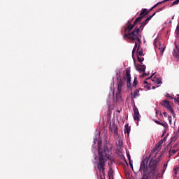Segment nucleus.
<instances>
[{"mask_svg": "<svg viewBox=\"0 0 179 179\" xmlns=\"http://www.w3.org/2000/svg\"><path fill=\"white\" fill-rule=\"evenodd\" d=\"M111 150H113V145H111V143H110L108 141H106V144L103 146V150L100 148V146L98 148L99 162L97 168L99 169V171H102L103 174H104L106 161L111 160V156H110Z\"/></svg>", "mask_w": 179, "mask_h": 179, "instance_id": "f257e3e1", "label": "nucleus"}, {"mask_svg": "<svg viewBox=\"0 0 179 179\" xmlns=\"http://www.w3.org/2000/svg\"><path fill=\"white\" fill-rule=\"evenodd\" d=\"M139 22H134V24H129L127 27L124 29V34L123 35L124 40H131L134 43L138 41L141 44V38H142V32L139 30V27H136Z\"/></svg>", "mask_w": 179, "mask_h": 179, "instance_id": "f03ea898", "label": "nucleus"}, {"mask_svg": "<svg viewBox=\"0 0 179 179\" xmlns=\"http://www.w3.org/2000/svg\"><path fill=\"white\" fill-rule=\"evenodd\" d=\"M148 159H144L141 162L139 171H143V179H148V176L146 177V176H149L150 174L155 176V173H156V167H157L159 161L152 158L150 159L149 166H148ZM145 177L146 178H145Z\"/></svg>", "mask_w": 179, "mask_h": 179, "instance_id": "7ed1b4c3", "label": "nucleus"}, {"mask_svg": "<svg viewBox=\"0 0 179 179\" xmlns=\"http://www.w3.org/2000/svg\"><path fill=\"white\" fill-rule=\"evenodd\" d=\"M166 137L164 138V139L161 140L157 145H155L149 157H150V156H152V155H153L154 153H155V155H157V153H159V150L162 149V145L163 144V142H166Z\"/></svg>", "mask_w": 179, "mask_h": 179, "instance_id": "20e7f679", "label": "nucleus"}, {"mask_svg": "<svg viewBox=\"0 0 179 179\" xmlns=\"http://www.w3.org/2000/svg\"><path fill=\"white\" fill-rule=\"evenodd\" d=\"M122 87H124V80L120 79L117 81V92L116 93V98L121 99V93H122Z\"/></svg>", "mask_w": 179, "mask_h": 179, "instance_id": "39448f33", "label": "nucleus"}, {"mask_svg": "<svg viewBox=\"0 0 179 179\" xmlns=\"http://www.w3.org/2000/svg\"><path fill=\"white\" fill-rule=\"evenodd\" d=\"M146 15H149V11L146 8H143L140 16L135 20V23H141Z\"/></svg>", "mask_w": 179, "mask_h": 179, "instance_id": "423d86ee", "label": "nucleus"}, {"mask_svg": "<svg viewBox=\"0 0 179 179\" xmlns=\"http://www.w3.org/2000/svg\"><path fill=\"white\" fill-rule=\"evenodd\" d=\"M161 106H163L165 108H167L173 115H174V110L171 108V105H170V101L167 100H163L161 103Z\"/></svg>", "mask_w": 179, "mask_h": 179, "instance_id": "0eeeda50", "label": "nucleus"}, {"mask_svg": "<svg viewBox=\"0 0 179 179\" xmlns=\"http://www.w3.org/2000/svg\"><path fill=\"white\" fill-rule=\"evenodd\" d=\"M124 79H127V89H131L132 86V83H131V71H126V77H124Z\"/></svg>", "mask_w": 179, "mask_h": 179, "instance_id": "6e6552de", "label": "nucleus"}, {"mask_svg": "<svg viewBox=\"0 0 179 179\" xmlns=\"http://www.w3.org/2000/svg\"><path fill=\"white\" fill-rule=\"evenodd\" d=\"M133 111H134V120L135 121L139 122V118H141V115L139 114V110H138V108H136V106L135 105V103H134L133 106Z\"/></svg>", "mask_w": 179, "mask_h": 179, "instance_id": "1a4fd4ad", "label": "nucleus"}, {"mask_svg": "<svg viewBox=\"0 0 179 179\" xmlns=\"http://www.w3.org/2000/svg\"><path fill=\"white\" fill-rule=\"evenodd\" d=\"M151 19H152V17H148L145 20H144L141 23L140 27H138V29L141 33H142V30H143V29L145 28V26L149 23V22L150 21Z\"/></svg>", "mask_w": 179, "mask_h": 179, "instance_id": "9d476101", "label": "nucleus"}, {"mask_svg": "<svg viewBox=\"0 0 179 179\" xmlns=\"http://www.w3.org/2000/svg\"><path fill=\"white\" fill-rule=\"evenodd\" d=\"M135 67L138 72H145L146 71V66L141 64H135Z\"/></svg>", "mask_w": 179, "mask_h": 179, "instance_id": "9b49d317", "label": "nucleus"}, {"mask_svg": "<svg viewBox=\"0 0 179 179\" xmlns=\"http://www.w3.org/2000/svg\"><path fill=\"white\" fill-rule=\"evenodd\" d=\"M130 132H131V127H129V124H126L124 125V134H127V135H129Z\"/></svg>", "mask_w": 179, "mask_h": 179, "instance_id": "f8f14e48", "label": "nucleus"}, {"mask_svg": "<svg viewBox=\"0 0 179 179\" xmlns=\"http://www.w3.org/2000/svg\"><path fill=\"white\" fill-rule=\"evenodd\" d=\"M133 43H135V45H134L133 50L136 51V49L138 48V45H139V48H141V44H142V38H141V43H139V42L138 41H134V42H133Z\"/></svg>", "mask_w": 179, "mask_h": 179, "instance_id": "ddd939ff", "label": "nucleus"}, {"mask_svg": "<svg viewBox=\"0 0 179 179\" xmlns=\"http://www.w3.org/2000/svg\"><path fill=\"white\" fill-rule=\"evenodd\" d=\"M141 49V48H139V45L138 46V48H137V51H136V52H137V55L138 56V57H143V50L141 49V50H140Z\"/></svg>", "mask_w": 179, "mask_h": 179, "instance_id": "4468645a", "label": "nucleus"}, {"mask_svg": "<svg viewBox=\"0 0 179 179\" xmlns=\"http://www.w3.org/2000/svg\"><path fill=\"white\" fill-rule=\"evenodd\" d=\"M131 97L132 99H136V97H139V91L138 90L134 91L133 96Z\"/></svg>", "mask_w": 179, "mask_h": 179, "instance_id": "2eb2a0df", "label": "nucleus"}, {"mask_svg": "<svg viewBox=\"0 0 179 179\" xmlns=\"http://www.w3.org/2000/svg\"><path fill=\"white\" fill-rule=\"evenodd\" d=\"M154 121H155V122L156 124H157L158 125H162V127H164V128H166V127H167V124H166V123H163V122H159V121H158V120H154Z\"/></svg>", "mask_w": 179, "mask_h": 179, "instance_id": "dca6fc26", "label": "nucleus"}, {"mask_svg": "<svg viewBox=\"0 0 179 179\" xmlns=\"http://www.w3.org/2000/svg\"><path fill=\"white\" fill-rule=\"evenodd\" d=\"M164 2H167V0H164V1H162L158 2L157 3H156L155 5H154V6H152V8L155 9V8H157V6H158V5H160V4H162V3H164Z\"/></svg>", "mask_w": 179, "mask_h": 179, "instance_id": "f3484780", "label": "nucleus"}, {"mask_svg": "<svg viewBox=\"0 0 179 179\" xmlns=\"http://www.w3.org/2000/svg\"><path fill=\"white\" fill-rule=\"evenodd\" d=\"M138 85V78L136 76L133 82V87H135Z\"/></svg>", "mask_w": 179, "mask_h": 179, "instance_id": "a211bd4d", "label": "nucleus"}, {"mask_svg": "<svg viewBox=\"0 0 179 179\" xmlns=\"http://www.w3.org/2000/svg\"><path fill=\"white\" fill-rule=\"evenodd\" d=\"M177 152H178V150H169V155H170V156H173V155H176V153H177Z\"/></svg>", "mask_w": 179, "mask_h": 179, "instance_id": "6ab92c4d", "label": "nucleus"}, {"mask_svg": "<svg viewBox=\"0 0 179 179\" xmlns=\"http://www.w3.org/2000/svg\"><path fill=\"white\" fill-rule=\"evenodd\" d=\"M137 59H138V62H141V64H142V62H143V61L145 60V58L141 57L137 55Z\"/></svg>", "mask_w": 179, "mask_h": 179, "instance_id": "aec40b11", "label": "nucleus"}, {"mask_svg": "<svg viewBox=\"0 0 179 179\" xmlns=\"http://www.w3.org/2000/svg\"><path fill=\"white\" fill-rule=\"evenodd\" d=\"M116 76H117V80H120V79H121V72H118L116 73Z\"/></svg>", "mask_w": 179, "mask_h": 179, "instance_id": "412c9836", "label": "nucleus"}, {"mask_svg": "<svg viewBox=\"0 0 179 179\" xmlns=\"http://www.w3.org/2000/svg\"><path fill=\"white\" fill-rule=\"evenodd\" d=\"M155 83L156 85H160L162 83V79L161 78H158L155 80Z\"/></svg>", "mask_w": 179, "mask_h": 179, "instance_id": "4be33fe9", "label": "nucleus"}, {"mask_svg": "<svg viewBox=\"0 0 179 179\" xmlns=\"http://www.w3.org/2000/svg\"><path fill=\"white\" fill-rule=\"evenodd\" d=\"M178 3H179V0H176L172 3L171 6H174V5H178Z\"/></svg>", "mask_w": 179, "mask_h": 179, "instance_id": "5701e85b", "label": "nucleus"}, {"mask_svg": "<svg viewBox=\"0 0 179 179\" xmlns=\"http://www.w3.org/2000/svg\"><path fill=\"white\" fill-rule=\"evenodd\" d=\"M176 34L178 36V34H179V25H178L177 27H176Z\"/></svg>", "mask_w": 179, "mask_h": 179, "instance_id": "b1692460", "label": "nucleus"}, {"mask_svg": "<svg viewBox=\"0 0 179 179\" xmlns=\"http://www.w3.org/2000/svg\"><path fill=\"white\" fill-rule=\"evenodd\" d=\"M164 7H162V8H159L158 10H157L155 12H157H157H162V10H163V8H164Z\"/></svg>", "mask_w": 179, "mask_h": 179, "instance_id": "393cba45", "label": "nucleus"}, {"mask_svg": "<svg viewBox=\"0 0 179 179\" xmlns=\"http://www.w3.org/2000/svg\"><path fill=\"white\" fill-rule=\"evenodd\" d=\"M127 158H128L129 162H131V155L127 153Z\"/></svg>", "mask_w": 179, "mask_h": 179, "instance_id": "a878e982", "label": "nucleus"}, {"mask_svg": "<svg viewBox=\"0 0 179 179\" xmlns=\"http://www.w3.org/2000/svg\"><path fill=\"white\" fill-rule=\"evenodd\" d=\"M129 163L130 164V167L132 169V170L134 171V165L132 164V163H131V160L129 161Z\"/></svg>", "mask_w": 179, "mask_h": 179, "instance_id": "bb28decb", "label": "nucleus"}, {"mask_svg": "<svg viewBox=\"0 0 179 179\" xmlns=\"http://www.w3.org/2000/svg\"><path fill=\"white\" fill-rule=\"evenodd\" d=\"M142 78H145V76H148V73L143 72V73L142 74Z\"/></svg>", "mask_w": 179, "mask_h": 179, "instance_id": "cd10ccee", "label": "nucleus"}, {"mask_svg": "<svg viewBox=\"0 0 179 179\" xmlns=\"http://www.w3.org/2000/svg\"><path fill=\"white\" fill-rule=\"evenodd\" d=\"M163 115H164V117H167V113L164 112V113H163Z\"/></svg>", "mask_w": 179, "mask_h": 179, "instance_id": "c85d7f7f", "label": "nucleus"}, {"mask_svg": "<svg viewBox=\"0 0 179 179\" xmlns=\"http://www.w3.org/2000/svg\"><path fill=\"white\" fill-rule=\"evenodd\" d=\"M157 12L155 11L151 16H150V17H153V16H155V15H156Z\"/></svg>", "mask_w": 179, "mask_h": 179, "instance_id": "c756f323", "label": "nucleus"}, {"mask_svg": "<svg viewBox=\"0 0 179 179\" xmlns=\"http://www.w3.org/2000/svg\"><path fill=\"white\" fill-rule=\"evenodd\" d=\"M136 51V50H135L133 49V50H132V56H133V57H134V55Z\"/></svg>", "mask_w": 179, "mask_h": 179, "instance_id": "7c9ffc66", "label": "nucleus"}, {"mask_svg": "<svg viewBox=\"0 0 179 179\" xmlns=\"http://www.w3.org/2000/svg\"><path fill=\"white\" fill-rule=\"evenodd\" d=\"M166 97H170L171 99V96H170V94H166Z\"/></svg>", "mask_w": 179, "mask_h": 179, "instance_id": "2f4dec72", "label": "nucleus"}, {"mask_svg": "<svg viewBox=\"0 0 179 179\" xmlns=\"http://www.w3.org/2000/svg\"><path fill=\"white\" fill-rule=\"evenodd\" d=\"M115 134H118V129H115Z\"/></svg>", "mask_w": 179, "mask_h": 179, "instance_id": "473e14b6", "label": "nucleus"}, {"mask_svg": "<svg viewBox=\"0 0 179 179\" xmlns=\"http://www.w3.org/2000/svg\"><path fill=\"white\" fill-rule=\"evenodd\" d=\"M153 7H152L149 10H148V12H149V13H150V12H152V10H153Z\"/></svg>", "mask_w": 179, "mask_h": 179, "instance_id": "72a5a7b5", "label": "nucleus"}, {"mask_svg": "<svg viewBox=\"0 0 179 179\" xmlns=\"http://www.w3.org/2000/svg\"><path fill=\"white\" fill-rule=\"evenodd\" d=\"M155 73H152V75L150 78H147V79H150V78H152V77L154 76Z\"/></svg>", "mask_w": 179, "mask_h": 179, "instance_id": "f704fd0d", "label": "nucleus"}, {"mask_svg": "<svg viewBox=\"0 0 179 179\" xmlns=\"http://www.w3.org/2000/svg\"><path fill=\"white\" fill-rule=\"evenodd\" d=\"M154 45H155V47H157L156 46V39H155V41H154Z\"/></svg>", "mask_w": 179, "mask_h": 179, "instance_id": "c9c22d12", "label": "nucleus"}, {"mask_svg": "<svg viewBox=\"0 0 179 179\" xmlns=\"http://www.w3.org/2000/svg\"><path fill=\"white\" fill-rule=\"evenodd\" d=\"M143 83H144V85H148V81L145 80V81L143 82Z\"/></svg>", "mask_w": 179, "mask_h": 179, "instance_id": "e433bc0d", "label": "nucleus"}, {"mask_svg": "<svg viewBox=\"0 0 179 179\" xmlns=\"http://www.w3.org/2000/svg\"><path fill=\"white\" fill-rule=\"evenodd\" d=\"M124 162H125V163H127V164H128V162H127V159H124Z\"/></svg>", "mask_w": 179, "mask_h": 179, "instance_id": "4c0bfd02", "label": "nucleus"}, {"mask_svg": "<svg viewBox=\"0 0 179 179\" xmlns=\"http://www.w3.org/2000/svg\"><path fill=\"white\" fill-rule=\"evenodd\" d=\"M164 167H167V164H164Z\"/></svg>", "mask_w": 179, "mask_h": 179, "instance_id": "58836bf2", "label": "nucleus"}, {"mask_svg": "<svg viewBox=\"0 0 179 179\" xmlns=\"http://www.w3.org/2000/svg\"><path fill=\"white\" fill-rule=\"evenodd\" d=\"M173 19H174V16L172 17V20H173Z\"/></svg>", "mask_w": 179, "mask_h": 179, "instance_id": "ea45409f", "label": "nucleus"}, {"mask_svg": "<svg viewBox=\"0 0 179 179\" xmlns=\"http://www.w3.org/2000/svg\"><path fill=\"white\" fill-rule=\"evenodd\" d=\"M162 51H164V48L162 49Z\"/></svg>", "mask_w": 179, "mask_h": 179, "instance_id": "a19ab883", "label": "nucleus"}, {"mask_svg": "<svg viewBox=\"0 0 179 179\" xmlns=\"http://www.w3.org/2000/svg\"><path fill=\"white\" fill-rule=\"evenodd\" d=\"M175 101H177V99H175Z\"/></svg>", "mask_w": 179, "mask_h": 179, "instance_id": "79ce46f5", "label": "nucleus"}, {"mask_svg": "<svg viewBox=\"0 0 179 179\" xmlns=\"http://www.w3.org/2000/svg\"><path fill=\"white\" fill-rule=\"evenodd\" d=\"M156 114H157V110H156Z\"/></svg>", "mask_w": 179, "mask_h": 179, "instance_id": "37998d69", "label": "nucleus"}, {"mask_svg": "<svg viewBox=\"0 0 179 179\" xmlns=\"http://www.w3.org/2000/svg\"><path fill=\"white\" fill-rule=\"evenodd\" d=\"M152 89H155V87H152Z\"/></svg>", "mask_w": 179, "mask_h": 179, "instance_id": "c03bdc74", "label": "nucleus"}, {"mask_svg": "<svg viewBox=\"0 0 179 179\" xmlns=\"http://www.w3.org/2000/svg\"><path fill=\"white\" fill-rule=\"evenodd\" d=\"M169 23H171V21H170Z\"/></svg>", "mask_w": 179, "mask_h": 179, "instance_id": "a18cd8bd", "label": "nucleus"}, {"mask_svg": "<svg viewBox=\"0 0 179 179\" xmlns=\"http://www.w3.org/2000/svg\"><path fill=\"white\" fill-rule=\"evenodd\" d=\"M101 179H103V178H101Z\"/></svg>", "mask_w": 179, "mask_h": 179, "instance_id": "49530a36", "label": "nucleus"}]
</instances>
